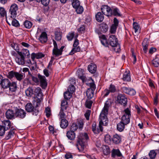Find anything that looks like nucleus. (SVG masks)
<instances>
[{
    "instance_id": "f257e3e1",
    "label": "nucleus",
    "mask_w": 159,
    "mask_h": 159,
    "mask_svg": "<svg viewBox=\"0 0 159 159\" xmlns=\"http://www.w3.org/2000/svg\"><path fill=\"white\" fill-rule=\"evenodd\" d=\"M102 44L105 47H108L109 45L112 47H115L114 50L116 52H120V47L118 45V40L114 35H111L109 36L108 42L107 41L106 36L102 35L99 36Z\"/></svg>"
},
{
    "instance_id": "f03ea898",
    "label": "nucleus",
    "mask_w": 159,
    "mask_h": 159,
    "mask_svg": "<svg viewBox=\"0 0 159 159\" xmlns=\"http://www.w3.org/2000/svg\"><path fill=\"white\" fill-rule=\"evenodd\" d=\"M89 139L88 134L86 133H81L79 136L76 146L79 151L84 152L87 142Z\"/></svg>"
},
{
    "instance_id": "7ed1b4c3",
    "label": "nucleus",
    "mask_w": 159,
    "mask_h": 159,
    "mask_svg": "<svg viewBox=\"0 0 159 159\" xmlns=\"http://www.w3.org/2000/svg\"><path fill=\"white\" fill-rule=\"evenodd\" d=\"M100 119L98 127L97 129L96 128V124L95 123H93L92 125V130L95 134H98L100 132H102L103 129L102 126L105 125L107 123V118L103 117H101L100 115Z\"/></svg>"
},
{
    "instance_id": "20e7f679",
    "label": "nucleus",
    "mask_w": 159,
    "mask_h": 159,
    "mask_svg": "<svg viewBox=\"0 0 159 159\" xmlns=\"http://www.w3.org/2000/svg\"><path fill=\"white\" fill-rule=\"evenodd\" d=\"M32 81L36 85L40 84L42 88H45L47 86V82L45 77L39 74L38 77L32 76Z\"/></svg>"
},
{
    "instance_id": "39448f33",
    "label": "nucleus",
    "mask_w": 159,
    "mask_h": 159,
    "mask_svg": "<svg viewBox=\"0 0 159 159\" xmlns=\"http://www.w3.org/2000/svg\"><path fill=\"white\" fill-rule=\"evenodd\" d=\"M7 77L10 79L15 77L17 80L20 81L24 78L25 75L24 74L11 71L8 72Z\"/></svg>"
},
{
    "instance_id": "423d86ee",
    "label": "nucleus",
    "mask_w": 159,
    "mask_h": 159,
    "mask_svg": "<svg viewBox=\"0 0 159 159\" xmlns=\"http://www.w3.org/2000/svg\"><path fill=\"white\" fill-rule=\"evenodd\" d=\"M124 113V114L121 117V121L124 123V124L127 125L130 122V111L128 108H127L125 110Z\"/></svg>"
},
{
    "instance_id": "0eeeda50",
    "label": "nucleus",
    "mask_w": 159,
    "mask_h": 159,
    "mask_svg": "<svg viewBox=\"0 0 159 159\" xmlns=\"http://www.w3.org/2000/svg\"><path fill=\"white\" fill-rule=\"evenodd\" d=\"M25 108L27 111L29 112H32L33 115L37 116L39 113V108H37V107H34L32 104L31 103H27Z\"/></svg>"
},
{
    "instance_id": "6e6552de",
    "label": "nucleus",
    "mask_w": 159,
    "mask_h": 159,
    "mask_svg": "<svg viewBox=\"0 0 159 159\" xmlns=\"http://www.w3.org/2000/svg\"><path fill=\"white\" fill-rule=\"evenodd\" d=\"M112 102V101L111 99H108L106 102L104 107L100 114L101 117H103L107 118V115L109 107L111 105Z\"/></svg>"
},
{
    "instance_id": "1a4fd4ad",
    "label": "nucleus",
    "mask_w": 159,
    "mask_h": 159,
    "mask_svg": "<svg viewBox=\"0 0 159 159\" xmlns=\"http://www.w3.org/2000/svg\"><path fill=\"white\" fill-rule=\"evenodd\" d=\"M102 13L105 15L107 16H111L112 15V10L107 5H103L101 7Z\"/></svg>"
},
{
    "instance_id": "9d476101",
    "label": "nucleus",
    "mask_w": 159,
    "mask_h": 159,
    "mask_svg": "<svg viewBox=\"0 0 159 159\" xmlns=\"http://www.w3.org/2000/svg\"><path fill=\"white\" fill-rule=\"evenodd\" d=\"M26 112L21 109H16L15 112V117L21 119H23L26 116Z\"/></svg>"
},
{
    "instance_id": "9b49d317",
    "label": "nucleus",
    "mask_w": 159,
    "mask_h": 159,
    "mask_svg": "<svg viewBox=\"0 0 159 159\" xmlns=\"http://www.w3.org/2000/svg\"><path fill=\"white\" fill-rule=\"evenodd\" d=\"M18 9V7L17 4L14 3L11 5L9 10V12L11 15V17L16 18Z\"/></svg>"
},
{
    "instance_id": "f8f14e48",
    "label": "nucleus",
    "mask_w": 159,
    "mask_h": 159,
    "mask_svg": "<svg viewBox=\"0 0 159 159\" xmlns=\"http://www.w3.org/2000/svg\"><path fill=\"white\" fill-rule=\"evenodd\" d=\"M54 48L52 50V54L56 57H58L61 55L62 53L60 50L58 49L57 44L54 40L53 39Z\"/></svg>"
},
{
    "instance_id": "ddd939ff",
    "label": "nucleus",
    "mask_w": 159,
    "mask_h": 159,
    "mask_svg": "<svg viewBox=\"0 0 159 159\" xmlns=\"http://www.w3.org/2000/svg\"><path fill=\"white\" fill-rule=\"evenodd\" d=\"M118 102L121 104L125 105L127 102V98L124 94H120L117 97Z\"/></svg>"
},
{
    "instance_id": "4468645a",
    "label": "nucleus",
    "mask_w": 159,
    "mask_h": 159,
    "mask_svg": "<svg viewBox=\"0 0 159 159\" xmlns=\"http://www.w3.org/2000/svg\"><path fill=\"white\" fill-rule=\"evenodd\" d=\"M113 22L114 24L111 25L110 30L111 34H114L116 32L119 23L118 20L116 18H114Z\"/></svg>"
},
{
    "instance_id": "2eb2a0df",
    "label": "nucleus",
    "mask_w": 159,
    "mask_h": 159,
    "mask_svg": "<svg viewBox=\"0 0 159 159\" xmlns=\"http://www.w3.org/2000/svg\"><path fill=\"white\" fill-rule=\"evenodd\" d=\"M6 116L7 119H14L16 117L15 113H14L12 110L10 109L8 110L7 111Z\"/></svg>"
},
{
    "instance_id": "dca6fc26",
    "label": "nucleus",
    "mask_w": 159,
    "mask_h": 159,
    "mask_svg": "<svg viewBox=\"0 0 159 159\" xmlns=\"http://www.w3.org/2000/svg\"><path fill=\"white\" fill-rule=\"evenodd\" d=\"M39 40L42 43L46 42L48 39L47 35L46 33L43 32L39 38Z\"/></svg>"
},
{
    "instance_id": "f3484780",
    "label": "nucleus",
    "mask_w": 159,
    "mask_h": 159,
    "mask_svg": "<svg viewBox=\"0 0 159 159\" xmlns=\"http://www.w3.org/2000/svg\"><path fill=\"white\" fill-rule=\"evenodd\" d=\"M18 54L19 56H23L24 57L30 56V53L29 51L26 49H23L21 52L17 51Z\"/></svg>"
},
{
    "instance_id": "a211bd4d",
    "label": "nucleus",
    "mask_w": 159,
    "mask_h": 159,
    "mask_svg": "<svg viewBox=\"0 0 159 159\" xmlns=\"http://www.w3.org/2000/svg\"><path fill=\"white\" fill-rule=\"evenodd\" d=\"M112 141L115 144H119L121 141V136L117 134L114 135L112 138Z\"/></svg>"
},
{
    "instance_id": "6ab92c4d",
    "label": "nucleus",
    "mask_w": 159,
    "mask_h": 159,
    "mask_svg": "<svg viewBox=\"0 0 159 159\" xmlns=\"http://www.w3.org/2000/svg\"><path fill=\"white\" fill-rule=\"evenodd\" d=\"M111 156L113 157L116 156L120 157L122 156V154L119 149H113L111 151Z\"/></svg>"
},
{
    "instance_id": "aec40b11",
    "label": "nucleus",
    "mask_w": 159,
    "mask_h": 159,
    "mask_svg": "<svg viewBox=\"0 0 159 159\" xmlns=\"http://www.w3.org/2000/svg\"><path fill=\"white\" fill-rule=\"evenodd\" d=\"M16 62L20 65H23L25 63V57L23 56H19L16 59Z\"/></svg>"
},
{
    "instance_id": "412c9836",
    "label": "nucleus",
    "mask_w": 159,
    "mask_h": 159,
    "mask_svg": "<svg viewBox=\"0 0 159 159\" xmlns=\"http://www.w3.org/2000/svg\"><path fill=\"white\" fill-rule=\"evenodd\" d=\"M89 71L91 73H95L97 70V66L94 63H91L88 66Z\"/></svg>"
},
{
    "instance_id": "4be33fe9",
    "label": "nucleus",
    "mask_w": 159,
    "mask_h": 159,
    "mask_svg": "<svg viewBox=\"0 0 159 159\" xmlns=\"http://www.w3.org/2000/svg\"><path fill=\"white\" fill-rule=\"evenodd\" d=\"M66 136L68 139L70 140H73L75 137V134L73 131H68L67 132Z\"/></svg>"
},
{
    "instance_id": "5701e85b",
    "label": "nucleus",
    "mask_w": 159,
    "mask_h": 159,
    "mask_svg": "<svg viewBox=\"0 0 159 159\" xmlns=\"http://www.w3.org/2000/svg\"><path fill=\"white\" fill-rule=\"evenodd\" d=\"M10 83V82L8 79H5L3 80L1 84L2 87L5 89L8 88Z\"/></svg>"
},
{
    "instance_id": "b1692460",
    "label": "nucleus",
    "mask_w": 159,
    "mask_h": 159,
    "mask_svg": "<svg viewBox=\"0 0 159 159\" xmlns=\"http://www.w3.org/2000/svg\"><path fill=\"white\" fill-rule=\"evenodd\" d=\"M68 125V122L65 119H61L60 123L61 127L63 129L66 128Z\"/></svg>"
},
{
    "instance_id": "393cba45",
    "label": "nucleus",
    "mask_w": 159,
    "mask_h": 159,
    "mask_svg": "<svg viewBox=\"0 0 159 159\" xmlns=\"http://www.w3.org/2000/svg\"><path fill=\"white\" fill-rule=\"evenodd\" d=\"M96 18L98 22H102L104 18L103 15L100 12H98L96 15Z\"/></svg>"
},
{
    "instance_id": "a878e982",
    "label": "nucleus",
    "mask_w": 159,
    "mask_h": 159,
    "mask_svg": "<svg viewBox=\"0 0 159 159\" xmlns=\"http://www.w3.org/2000/svg\"><path fill=\"white\" fill-rule=\"evenodd\" d=\"M125 125H126L124 124V123L120 121L117 124V129L119 131L121 132L124 130Z\"/></svg>"
},
{
    "instance_id": "bb28decb",
    "label": "nucleus",
    "mask_w": 159,
    "mask_h": 159,
    "mask_svg": "<svg viewBox=\"0 0 159 159\" xmlns=\"http://www.w3.org/2000/svg\"><path fill=\"white\" fill-rule=\"evenodd\" d=\"M108 27L107 25L105 23L102 24L100 27V30L102 33H105L108 30Z\"/></svg>"
},
{
    "instance_id": "cd10ccee",
    "label": "nucleus",
    "mask_w": 159,
    "mask_h": 159,
    "mask_svg": "<svg viewBox=\"0 0 159 159\" xmlns=\"http://www.w3.org/2000/svg\"><path fill=\"white\" fill-rule=\"evenodd\" d=\"M94 91L91 89H88L86 91V96L88 98L91 99L93 96Z\"/></svg>"
},
{
    "instance_id": "c85d7f7f",
    "label": "nucleus",
    "mask_w": 159,
    "mask_h": 159,
    "mask_svg": "<svg viewBox=\"0 0 159 159\" xmlns=\"http://www.w3.org/2000/svg\"><path fill=\"white\" fill-rule=\"evenodd\" d=\"M133 29L134 30L135 33H139L140 31V26L138 23L134 22L133 23Z\"/></svg>"
},
{
    "instance_id": "c756f323",
    "label": "nucleus",
    "mask_w": 159,
    "mask_h": 159,
    "mask_svg": "<svg viewBox=\"0 0 159 159\" xmlns=\"http://www.w3.org/2000/svg\"><path fill=\"white\" fill-rule=\"evenodd\" d=\"M16 84L15 82H12L10 84L9 87V90L11 92H15L16 89Z\"/></svg>"
},
{
    "instance_id": "7c9ffc66",
    "label": "nucleus",
    "mask_w": 159,
    "mask_h": 159,
    "mask_svg": "<svg viewBox=\"0 0 159 159\" xmlns=\"http://www.w3.org/2000/svg\"><path fill=\"white\" fill-rule=\"evenodd\" d=\"M123 79L124 81H130L131 80L130 74L127 71H125L123 75Z\"/></svg>"
},
{
    "instance_id": "2f4dec72",
    "label": "nucleus",
    "mask_w": 159,
    "mask_h": 159,
    "mask_svg": "<svg viewBox=\"0 0 159 159\" xmlns=\"http://www.w3.org/2000/svg\"><path fill=\"white\" fill-rule=\"evenodd\" d=\"M43 100V96L42 97H37L35 98V102H36V105L35 106L37 108H39V107L40 105L41 102Z\"/></svg>"
},
{
    "instance_id": "473e14b6",
    "label": "nucleus",
    "mask_w": 159,
    "mask_h": 159,
    "mask_svg": "<svg viewBox=\"0 0 159 159\" xmlns=\"http://www.w3.org/2000/svg\"><path fill=\"white\" fill-rule=\"evenodd\" d=\"M25 92L26 95L29 97H31L34 94L33 89L31 87H29Z\"/></svg>"
},
{
    "instance_id": "72a5a7b5",
    "label": "nucleus",
    "mask_w": 159,
    "mask_h": 159,
    "mask_svg": "<svg viewBox=\"0 0 159 159\" xmlns=\"http://www.w3.org/2000/svg\"><path fill=\"white\" fill-rule=\"evenodd\" d=\"M55 39L57 41H59L61 39L62 37V32L60 31H57L55 33Z\"/></svg>"
},
{
    "instance_id": "f704fd0d",
    "label": "nucleus",
    "mask_w": 159,
    "mask_h": 159,
    "mask_svg": "<svg viewBox=\"0 0 159 159\" xmlns=\"http://www.w3.org/2000/svg\"><path fill=\"white\" fill-rule=\"evenodd\" d=\"M3 124L4 125V126H3L4 128H5V129L7 130L10 128L11 126V123L8 120H4Z\"/></svg>"
},
{
    "instance_id": "c9c22d12",
    "label": "nucleus",
    "mask_w": 159,
    "mask_h": 159,
    "mask_svg": "<svg viewBox=\"0 0 159 159\" xmlns=\"http://www.w3.org/2000/svg\"><path fill=\"white\" fill-rule=\"evenodd\" d=\"M152 64L154 66L158 67L159 66V56H156L152 61Z\"/></svg>"
},
{
    "instance_id": "e433bc0d",
    "label": "nucleus",
    "mask_w": 159,
    "mask_h": 159,
    "mask_svg": "<svg viewBox=\"0 0 159 159\" xmlns=\"http://www.w3.org/2000/svg\"><path fill=\"white\" fill-rule=\"evenodd\" d=\"M80 48L79 46H77L75 47H73V48L70 52L69 54L70 55H72L76 52H80Z\"/></svg>"
},
{
    "instance_id": "4c0bfd02",
    "label": "nucleus",
    "mask_w": 159,
    "mask_h": 159,
    "mask_svg": "<svg viewBox=\"0 0 159 159\" xmlns=\"http://www.w3.org/2000/svg\"><path fill=\"white\" fill-rule=\"evenodd\" d=\"M34 93L37 94V97H42L43 96L41 89L39 87L36 88L34 91Z\"/></svg>"
},
{
    "instance_id": "58836bf2",
    "label": "nucleus",
    "mask_w": 159,
    "mask_h": 159,
    "mask_svg": "<svg viewBox=\"0 0 159 159\" xmlns=\"http://www.w3.org/2000/svg\"><path fill=\"white\" fill-rule=\"evenodd\" d=\"M24 25L25 28L29 29L32 27V24L31 22L30 21L26 20L24 22Z\"/></svg>"
},
{
    "instance_id": "ea45409f",
    "label": "nucleus",
    "mask_w": 159,
    "mask_h": 159,
    "mask_svg": "<svg viewBox=\"0 0 159 159\" xmlns=\"http://www.w3.org/2000/svg\"><path fill=\"white\" fill-rule=\"evenodd\" d=\"M0 16L2 17L7 16V12L4 8L1 7H0Z\"/></svg>"
},
{
    "instance_id": "a19ab883",
    "label": "nucleus",
    "mask_w": 159,
    "mask_h": 159,
    "mask_svg": "<svg viewBox=\"0 0 159 159\" xmlns=\"http://www.w3.org/2000/svg\"><path fill=\"white\" fill-rule=\"evenodd\" d=\"M68 103L66 100H63L61 102V109L66 110L68 107Z\"/></svg>"
},
{
    "instance_id": "79ce46f5",
    "label": "nucleus",
    "mask_w": 159,
    "mask_h": 159,
    "mask_svg": "<svg viewBox=\"0 0 159 159\" xmlns=\"http://www.w3.org/2000/svg\"><path fill=\"white\" fill-rule=\"evenodd\" d=\"M157 155V153L155 150H151L149 153V155L151 159L154 158Z\"/></svg>"
},
{
    "instance_id": "37998d69",
    "label": "nucleus",
    "mask_w": 159,
    "mask_h": 159,
    "mask_svg": "<svg viewBox=\"0 0 159 159\" xmlns=\"http://www.w3.org/2000/svg\"><path fill=\"white\" fill-rule=\"evenodd\" d=\"M74 32H70L66 36V37L68 40L70 41L73 39L74 37Z\"/></svg>"
},
{
    "instance_id": "c03bdc74",
    "label": "nucleus",
    "mask_w": 159,
    "mask_h": 159,
    "mask_svg": "<svg viewBox=\"0 0 159 159\" xmlns=\"http://www.w3.org/2000/svg\"><path fill=\"white\" fill-rule=\"evenodd\" d=\"M103 152L105 155H107L110 152V150L109 147L105 146L103 148Z\"/></svg>"
},
{
    "instance_id": "a18cd8bd",
    "label": "nucleus",
    "mask_w": 159,
    "mask_h": 159,
    "mask_svg": "<svg viewBox=\"0 0 159 159\" xmlns=\"http://www.w3.org/2000/svg\"><path fill=\"white\" fill-rule=\"evenodd\" d=\"M72 4L73 7L75 8H77L78 7L80 6V1L78 0L72 1Z\"/></svg>"
},
{
    "instance_id": "49530a36",
    "label": "nucleus",
    "mask_w": 159,
    "mask_h": 159,
    "mask_svg": "<svg viewBox=\"0 0 159 159\" xmlns=\"http://www.w3.org/2000/svg\"><path fill=\"white\" fill-rule=\"evenodd\" d=\"M66 110L65 109H61L60 111L59 114V116L60 117V119H62L64 118L65 116V113L66 112Z\"/></svg>"
},
{
    "instance_id": "de8ad7c7",
    "label": "nucleus",
    "mask_w": 159,
    "mask_h": 159,
    "mask_svg": "<svg viewBox=\"0 0 159 159\" xmlns=\"http://www.w3.org/2000/svg\"><path fill=\"white\" fill-rule=\"evenodd\" d=\"M142 46L143 48V49L145 53H146L148 51V44L146 42H145V40H144L142 43Z\"/></svg>"
},
{
    "instance_id": "09e8293b",
    "label": "nucleus",
    "mask_w": 159,
    "mask_h": 159,
    "mask_svg": "<svg viewBox=\"0 0 159 159\" xmlns=\"http://www.w3.org/2000/svg\"><path fill=\"white\" fill-rule=\"evenodd\" d=\"M72 93L68 91L64 93V97L65 99H70L72 96Z\"/></svg>"
},
{
    "instance_id": "8fccbe9b",
    "label": "nucleus",
    "mask_w": 159,
    "mask_h": 159,
    "mask_svg": "<svg viewBox=\"0 0 159 159\" xmlns=\"http://www.w3.org/2000/svg\"><path fill=\"white\" fill-rule=\"evenodd\" d=\"M75 9H76L77 13L79 14H81L84 11L83 7L81 6H80Z\"/></svg>"
},
{
    "instance_id": "3c124183",
    "label": "nucleus",
    "mask_w": 159,
    "mask_h": 159,
    "mask_svg": "<svg viewBox=\"0 0 159 159\" xmlns=\"http://www.w3.org/2000/svg\"><path fill=\"white\" fill-rule=\"evenodd\" d=\"M11 24L13 26L16 27H18L20 25L18 21L15 19H13V20L12 21Z\"/></svg>"
},
{
    "instance_id": "603ef678",
    "label": "nucleus",
    "mask_w": 159,
    "mask_h": 159,
    "mask_svg": "<svg viewBox=\"0 0 159 159\" xmlns=\"http://www.w3.org/2000/svg\"><path fill=\"white\" fill-rule=\"evenodd\" d=\"M130 89L129 87H121V89L123 92L128 94Z\"/></svg>"
},
{
    "instance_id": "864d4df0",
    "label": "nucleus",
    "mask_w": 159,
    "mask_h": 159,
    "mask_svg": "<svg viewBox=\"0 0 159 159\" xmlns=\"http://www.w3.org/2000/svg\"><path fill=\"white\" fill-rule=\"evenodd\" d=\"M78 128V125L76 124L75 123H73L71 126L70 130L74 131L77 129Z\"/></svg>"
},
{
    "instance_id": "5fc2aeb1",
    "label": "nucleus",
    "mask_w": 159,
    "mask_h": 159,
    "mask_svg": "<svg viewBox=\"0 0 159 159\" xmlns=\"http://www.w3.org/2000/svg\"><path fill=\"white\" fill-rule=\"evenodd\" d=\"M110 92L107 89H105L102 93V97L105 98L107 96Z\"/></svg>"
},
{
    "instance_id": "6e6d98bb",
    "label": "nucleus",
    "mask_w": 159,
    "mask_h": 159,
    "mask_svg": "<svg viewBox=\"0 0 159 159\" xmlns=\"http://www.w3.org/2000/svg\"><path fill=\"white\" fill-rule=\"evenodd\" d=\"M7 130L3 126L0 125V136H3L5 133V131Z\"/></svg>"
},
{
    "instance_id": "4d7b16f0",
    "label": "nucleus",
    "mask_w": 159,
    "mask_h": 159,
    "mask_svg": "<svg viewBox=\"0 0 159 159\" xmlns=\"http://www.w3.org/2000/svg\"><path fill=\"white\" fill-rule=\"evenodd\" d=\"M75 87L73 85H71L69 86L67 91L72 93H73L75 92Z\"/></svg>"
},
{
    "instance_id": "13d9d810",
    "label": "nucleus",
    "mask_w": 159,
    "mask_h": 159,
    "mask_svg": "<svg viewBox=\"0 0 159 159\" xmlns=\"http://www.w3.org/2000/svg\"><path fill=\"white\" fill-rule=\"evenodd\" d=\"M112 15L114 16H120L119 10L117 8H114L112 11Z\"/></svg>"
},
{
    "instance_id": "bf43d9fd",
    "label": "nucleus",
    "mask_w": 159,
    "mask_h": 159,
    "mask_svg": "<svg viewBox=\"0 0 159 159\" xmlns=\"http://www.w3.org/2000/svg\"><path fill=\"white\" fill-rule=\"evenodd\" d=\"M46 115L47 117H50L51 115V110L49 107H47L45 110Z\"/></svg>"
},
{
    "instance_id": "052dcab7",
    "label": "nucleus",
    "mask_w": 159,
    "mask_h": 159,
    "mask_svg": "<svg viewBox=\"0 0 159 159\" xmlns=\"http://www.w3.org/2000/svg\"><path fill=\"white\" fill-rule=\"evenodd\" d=\"M44 56V55L42 54H39V55H38V57H37L36 56V54L34 53H33L32 54H31V58L32 59H34L35 58V57H36L37 58H42V57H43Z\"/></svg>"
},
{
    "instance_id": "680f3d73",
    "label": "nucleus",
    "mask_w": 159,
    "mask_h": 159,
    "mask_svg": "<svg viewBox=\"0 0 159 159\" xmlns=\"http://www.w3.org/2000/svg\"><path fill=\"white\" fill-rule=\"evenodd\" d=\"M6 19L7 22L8 24L10 25L12 23V21L13 20V19H14L15 18L11 17V15L9 18H7V16H6Z\"/></svg>"
},
{
    "instance_id": "e2e57ef3",
    "label": "nucleus",
    "mask_w": 159,
    "mask_h": 159,
    "mask_svg": "<svg viewBox=\"0 0 159 159\" xmlns=\"http://www.w3.org/2000/svg\"><path fill=\"white\" fill-rule=\"evenodd\" d=\"M29 66L31 70H34L36 68V63L34 61L33 63H31L30 65H29Z\"/></svg>"
},
{
    "instance_id": "0e129e2a",
    "label": "nucleus",
    "mask_w": 159,
    "mask_h": 159,
    "mask_svg": "<svg viewBox=\"0 0 159 159\" xmlns=\"http://www.w3.org/2000/svg\"><path fill=\"white\" fill-rule=\"evenodd\" d=\"M37 2H41L42 4L45 6H47L49 2V0H40L39 1H37Z\"/></svg>"
},
{
    "instance_id": "69168bd1",
    "label": "nucleus",
    "mask_w": 159,
    "mask_h": 159,
    "mask_svg": "<svg viewBox=\"0 0 159 159\" xmlns=\"http://www.w3.org/2000/svg\"><path fill=\"white\" fill-rule=\"evenodd\" d=\"M91 79L92 80V82L89 83V86L90 88H89V89H91L94 91L96 88L95 85L94 83L93 82V80H92L91 78Z\"/></svg>"
},
{
    "instance_id": "338daca9",
    "label": "nucleus",
    "mask_w": 159,
    "mask_h": 159,
    "mask_svg": "<svg viewBox=\"0 0 159 159\" xmlns=\"http://www.w3.org/2000/svg\"><path fill=\"white\" fill-rule=\"evenodd\" d=\"M109 90L111 93L115 92L116 90V89L115 86L111 84L110 85V87L109 88Z\"/></svg>"
},
{
    "instance_id": "774afa93",
    "label": "nucleus",
    "mask_w": 159,
    "mask_h": 159,
    "mask_svg": "<svg viewBox=\"0 0 159 159\" xmlns=\"http://www.w3.org/2000/svg\"><path fill=\"white\" fill-rule=\"evenodd\" d=\"M91 113V111L90 110H88L86 111V113L84 114V116L87 120H89V117Z\"/></svg>"
}]
</instances>
